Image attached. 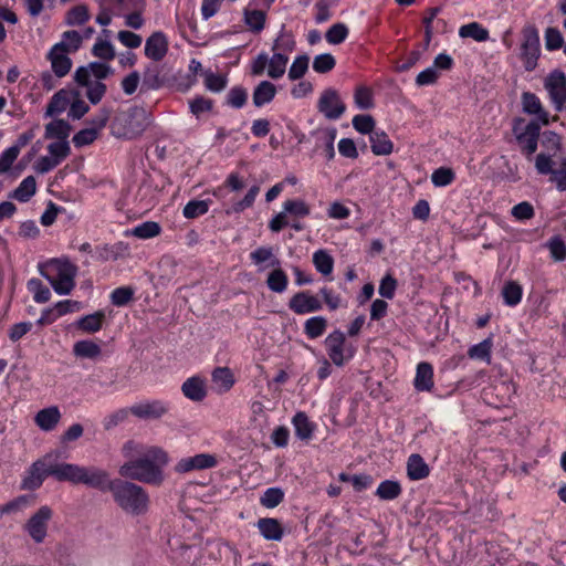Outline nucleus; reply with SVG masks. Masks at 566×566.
<instances>
[{"instance_id":"nucleus-1","label":"nucleus","mask_w":566,"mask_h":566,"mask_svg":"<svg viewBox=\"0 0 566 566\" xmlns=\"http://www.w3.org/2000/svg\"><path fill=\"white\" fill-rule=\"evenodd\" d=\"M83 484L102 492L109 491L115 503L126 513L143 515L148 511L149 496L147 492L133 482L111 480L107 471L97 467H87Z\"/></svg>"},{"instance_id":"nucleus-2","label":"nucleus","mask_w":566,"mask_h":566,"mask_svg":"<svg viewBox=\"0 0 566 566\" xmlns=\"http://www.w3.org/2000/svg\"><path fill=\"white\" fill-rule=\"evenodd\" d=\"M86 468L73 463H56L51 454H46L30 467L29 475L23 479L21 488L36 490L48 476H54L57 481L83 484Z\"/></svg>"},{"instance_id":"nucleus-3","label":"nucleus","mask_w":566,"mask_h":566,"mask_svg":"<svg viewBox=\"0 0 566 566\" xmlns=\"http://www.w3.org/2000/svg\"><path fill=\"white\" fill-rule=\"evenodd\" d=\"M167 463V453L158 447H150L142 457L125 462L119 468V474L130 480L158 485L164 480L161 468Z\"/></svg>"},{"instance_id":"nucleus-4","label":"nucleus","mask_w":566,"mask_h":566,"mask_svg":"<svg viewBox=\"0 0 566 566\" xmlns=\"http://www.w3.org/2000/svg\"><path fill=\"white\" fill-rule=\"evenodd\" d=\"M151 114L143 106H133L114 117L111 129L117 138L135 139L149 126Z\"/></svg>"},{"instance_id":"nucleus-5","label":"nucleus","mask_w":566,"mask_h":566,"mask_svg":"<svg viewBox=\"0 0 566 566\" xmlns=\"http://www.w3.org/2000/svg\"><path fill=\"white\" fill-rule=\"evenodd\" d=\"M40 272L60 295L70 294L75 286L77 266L69 260H51Z\"/></svg>"},{"instance_id":"nucleus-6","label":"nucleus","mask_w":566,"mask_h":566,"mask_svg":"<svg viewBox=\"0 0 566 566\" xmlns=\"http://www.w3.org/2000/svg\"><path fill=\"white\" fill-rule=\"evenodd\" d=\"M541 55V44L538 30L533 24H526L522 29V43L520 57L524 62L526 71H533L537 66V60Z\"/></svg>"},{"instance_id":"nucleus-7","label":"nucleus","mask_w":566,"mask_h":566,"mask_svg":"<svg viewBox=\"0 0 566 566\" xmlns=\"http://www.w3.org/2000/svg\"><path fill=\"white\" fill-rule=\"evenodd\" d=\"M551 155L541 153L535 158V168L539 175H551V181L556 185L557 190L566 191V158L563 157L558 168H554Z\"/></svg>"},{"instance_id":"nucleus-8","label":"nucleus","mask_w":566,"mask_h":566,"mask_svg":"<svg viewBox=\"0 0 566 566\" xmlns=\"http://www.w3.org/2000/svg\"><path fill=\"white\" fill-rule=\"evenodd\" d=\"M53 511L50 506H41L24 524L23 528L36 544L44 542L48 534L49 522L52 520Z\"/></svg>"},{"instance_id":"nucleus-9","label":"nucleus","mask_w":566,"mask_h":566,"mask_svg":"<svg viewBox=\"0 0 566 566\" xmlns=\"http://www.w3.org/2000/svg\"><path fill=\"white\" fill-rule=\"evenodd\" d=\"M317 109L326 119L336 120L345 113L346 105L339 93L335 88L328 87L322 92L317 102Z\"/></svg>"},{"instance_id":"nucleus-10","label":"nucleus","mask_w":566,"mask_h":566,"mask_svg":"<svg viewBox=\"0 0 566 566\" xmlns=\"http://www.w3.org/2000/svg\"><path fill=\"white\" fill-rule=\"evenodd\" d=\"M547 90L556 111H562L566 103V75L560 70H554L545 80Z\"/></svg>"},{"instance_id":"nucleus-11","label":"nucleus","mask_w":566,"mask_h":566,"mask_svg":"<svg viewBox=\"0 0 566 566\" xmlns=\"http://www.w3.org/2000/svg\"><path fill=\"white\" fill-rule=\"evenodd\" d=\"M67 54L69 45L64 41L54 44L48 53V60L56 77H64L71 71L72 60Z\"/></svg>"},{"instance_id":"nucleus-12","label":"nucleus","mask_w":566,"mask_h":566,"mask_svg":"<svg viewBox=\"0 0 566 566\" xmlns=\"http://www.w3.org/2000/svg\"><path fill=\"white\" fill-rule=\"evenodd\" d=\"M129 411L139 419H159L169 411V405L163 400H148L132 406Z\"/></svg>"},{"instance_id":"nucleus-13","label":"nucleus","mask_w":566,"mask_h":566,"mask_svg":"<svg viewBox=\"0 0 566 566\" xmlns=\"http://www.w3.org/2000/svg\"><path fill=\"white\" fill-rule=\"evenodd\" d=\"M218 464L217 457L210 453H200L193 457L182 458L175 467L178 473H187L193 470L214 468Z\"/></svg>"},{"instance_id":"nucleus-14","label":"nucleus","mask_w":566,"mask_h":566,"mask_svg":"<svg viewBox=\"0 0 566 566\" xmlns=\"http://www.w3.org/2000/svg\"><path fill=\"white\" fill-rule=\"evenodd\" d=\"M513 130L516 134V140L521 145L523 154L530 158L537 150L541 132L539 124L536 120H531L524 132L517 133L516 126Z\"/></svg>"},{"instance_id":"nucleus-15","label":"nucleus","mask_w":566,"mask_h":566,"mask_svg":"<svg viewBox=\"0 0 566 566\" xmlns=\"http://www.w3.org/2000/svg\"><path fill=\"white\" fill-rule=\"evenodd\" d=\"M289 308L295 314L302 315L322 310V303L316 296L311 295L310 292L302 291L290 298Z\"/></svg>"},{"instance_id":"nucleus-16","label":"nucleus","mask_w":566,"mask_h":566,"mask_svg":"<svg viewBox=\"0 0 566 566\" xmlns=\"http://www.w3.org/2000/svg\"><path fill=\"white\" fill-rule=\"evenodd\" d=\"M345 342V334L340 331H334L325 338L328 357L338 367L343 366L346 359L344 355Z\"/></svg>"},{"instance_id":"nucleus-17","label":"nucleus","mask_w":566,"mask_h":566,"mask_svg":"<svg viewBox=\"0 0 566 566\" xmlns=\"http://www.w3.org/2000/svg\"><path fill=\"white\" fill-rule=\"evenodd\" d=\"M168 52V41L166 35L160 32H154L145 43V54L153 61H161Z\"/></svg>"},{"instance_id":"nucleus-18","label":"nucleus","mask_w":566,"mask_h":566,"mask_svg":"<svg viewBox=\"0 0 566 566\" xmlns=\"http://www.w3.org/2000/svg\"><path fill=\"white\" fill-rule=\"evenodd\" d=\"M181 391L192 401H202L207 396L206 382L201 377L192 376L182 384Z\"/></svg>"},{"instance_id":"nucleus-19","label":"nucleus","mask_w":566,"mask_h":566,"mask_svg":"<svg viewBox=\"0 0 566 566\" xmlns=\"http://www.w3.org/2000/svg\"><path fill=\"white\" fill-rule=\"evenodd\" d=\"M211 381L218 394H226L233 387L235 379L230 368L217 367L211 373Z\"/></svg>"},{"instance_id":"nucleus-20","label":"nucleus","mask_w":566,"mask_h":566,"mask_svg":"<svg viewBox=\"0 0 566 566\" xmlns=\"http://www.w3.org/2000/svg\"><path fill=\"white\" fill-rule=\"evenodd\" d=\"M73 96H78V93L75 91L66 90H60L56 92L46 106L45 115L54 116L64 112L69 104H71Z\"/></svg>"},{"instance_id":"nucleus-21","label":"nucleus","mask_w":566,"mask_h":566,"mask_svg":"<svg viewBox=\"0 0 566 566\" xmlns=\"http://www.w3.org/2000/svg\"><path fill=\"white\" fill-rule=\"evenodd\" d=\"M61 412L56 406L40 410L34 418L36 426L43 431H52L61 420Z\"/></svg>"},{"instance_id":"nucleus-22","label":"nucleus","mask_w":566,"mask_h":566,"mask_svg":"<svg viewBox=\"0 0 566 566\" xmlns=\"http://www.w3.org/2000/svg\"><path fill=\"white\" fill-rule=\"evenodd\" d=\"M258 528L261 535L268 541H281L284 534L279 520L273 517H263L258 521Z\"/></svg>"},{"instance_id":"nucleus-23","label":"nucleus","mask_w":566,"mask_h":566,"mask_svg":"<svg viewBox=\"0 0 566 566\" xmlns=\"http://www.w3.org/2000/svg\"><path fill=\"white\" fill-rule=\"evenodd\" d=\"M413 385L418 391H430L432 389L433 368L431 364L422 361L417 366Z\"/></svg>"},{"instance_id":"nucleus-24","label":"nucleus","mask_w":566,"mask_h":566,"mask_svg":"<svg viewBox=\"0 0 566 566\" xmlns=\"http://www.w3.org/2000/svg\"><path fill=\"white\" fill-rule=\"evenodd\" d=\"M276 95V86L270 81L260 82L252 94V101L255 107H262L271 103Z\"/></svg>"},{"instance_id":"nucleus-25","label":"nucleus","mask_w":566,"mask_h":566,"mask_svg":"<svg viewBox=\"0 0 566 566\" xmlns=\"http://www.w3.org/2000/svg\"><path fill=\"white\" fill-rule=\"evenodd\" d=\"M407 473L410 480H422L430 473L428 464L420 454H411L407 462Z\"/></svg>"},{"instance_id":"nucleus-26","label":"nucleus","mask_w":566,"mask_h":566,"mask_svg":"<svg viewBox=\"0 0 566 566\" xmlns=\"http://www.w3.org/2000/svg\"><path fill=\"white\" fill-rule=\"evenodd\" d=\"M71 125L64 119H55L45 125L44 137L46 139H67L71 133Z\"/></svg>"},{"instance_id":"nucleus-27","label":"nucleus","mask_w":566,"mask_h":566,"mask_svg":"<svg viewBox=\"0 0 566 566\" xmlns=\"http://www.w3.org/2000/svg\"><path fill=\"white\" fill-rule=\"evenodd\" d=\"M295 434L298 439L307 441L312 438L315 426L310 421L305 412H297L292 420Z\"/></svg>"},{"instance_id":"nucleus-28","label":"nucleus","mask_w":566,"mask_h":566,"mask_svg":"<svg viewBox=\"0 0 566 566\" xmlns=\"http://www.w3.org/2000/svg\"><path fill=\"white\" fill-rule=\"evenodd\" d=\"M73 354L80 358L96 359L102 354V348L93 340H78L73 345Z\"/></svg>"},{"instance_id":"nucleus-29","label":"nucleus","mask_w":566,"mask_h":566,"mask_svg":"<svg viewBox=\"0 0 566 566\" xmlns=\"http://www.w3.org/2000/svg\"><path fill=\"white\" fill-rule=\"evenodd\" d=\"M371 151L377 156L389 155L392 151V143L385 132H374L370 136Z\"/></svg>"},{"instance_id":"nucleus-30","label":"nucleus","mask_w":566,"mask_h":566,"mask_svg":"<svg viewBox=\"0 0 566 566\" xmlns=\"http://www.w3.org/2000/svg\"><path fill=\"white\" fill-rule=\"evenodd\" d=\"M36 182L33 176L24 178L18 188H15L10 198L15 199L20 202H27L35 193Z\"/></svg>"},{"instance_id":"nucleus-31","label":"nucleus","mask_w":566,"mask_h":566,"mask_svg":"<svg viewBox=\"0 0 566 566\" xmlns=\"http://www.w3.org/2000/svg\"><path fill=\"white\" fill-rule=\"evenodd\" d=\"M104 321L105 313L103 311H97L80 318L77 321V327L85 333H96L102 328Z\"/></svg>"},{"instance_id":"nucleus-32","label":"nucleus","mask_w":566,"mask_h":566,"mask_svg":"<svg viewBox=\"0 0 566 566\" xmlns=\"http://www.w3.org/2000/svg\"><path fill=\"white\" fill-rule=\"evenodd\" d=\"M287 275L279 266H274V270L270 272L266 279L268 287L275 293H283L287 287Z\"/></svg>"},{"instance_id":"nucleus-33","label":"nucleus","mask_w":566,"mask_h":566,"mask_svg":"<svg viewBox=\"0 0 566 566\" xmlns=\"http://www.w3.org/2000/svg\"><path fill=\"white\" fill-rule=\"evenodd\" d=\"M289 57L286 54L275 52L271 59H269L268 75L273 78H280L284 75Z\"/></svg>"},{"instance_id":"nucleus-34","label":"nucleus","mask_w":566,"mask_h":566,"mask_svg":"<svg viewBox=\"0 0 566 566\" xmlns=\"http://www.w3.org/2000/svg\"><path fill=\"white\" fill-rule=\"evenodd\" d=\"M461 38H471L478 42H485L489 40V31L478 22H471L462 25L459 29Z\"/></svg>"},{"instance_id":"nucleus-35","label":"nucleus","mask_w":566,"mask_h":566,"mask_svg":"<svg viewBox=\"0 0 566 566\" xmlns=\"http://www.w3.org/2000/svg\"><path fill=\"white\" fill-rule=\"evenodd\" d=\"M317 142L324 144L325 156L328 160L335 157L334 140L337 130L335 128L318 129L316 133Z\"/></svg>"},{"instance_id":"nucleus-36","label":"nucleus","mask_w":566,"mask_h":566,"mask_svg":"<svg viewBox=\"0 0 566 566\" xmlns=\"http://www.w3.org/2000/svg\"><path fill=\"white\" fill-rule=\"evenodd\" d=\"M523 294L522 286L515 281H509L502 289L504 303L509 306H515L521 302Z\"/></svg>"},{"instance_id":"nucleus-37","label":"nucleus","mask_w":566,"mask_h":566,"mask_svg":"<svg viewBox=\"0 0 566 566\" xmlns=\"http://www.w3.org/2000/svg\"><path fill=\"white\" fill-rule=\"evenodd\" d=\"M266 14L262 10H245L244 11V22L249 27V29L259 33L264 29Z\"/></svg>"},{"instance_id":"nucleus-38","label":"nucleus","mask_w":566,"mask_h":566,"mask_svg":"<svg viewBox=\"0 0 566 566\" xmlns=\"http://www.w3.org/2000/svg\"><path fill=\"white\" fill-rule=\"evenodd\" d=\"M401 494V486L397 481H382L377 488L376 495L386 501L395 500Z\"/></svg>"},{"instance_id":"nucleus-39","label":"nucleus","mask_w":566,"mask_h":566,"mask_svg":"<svg viewBox=\"0 0 566 566\" xmlns=\"http://www.w3.org/2000/svg\"><path fill=\"white\" fill-rule=\"evenodd\" d=\"M313 263L323 275H328L333 272L334 260L325 250H318L313 254Z\"/></svg>"},{"instance_id":"nucleus-40","label":"nucleus","mask_w":566,"mask_h":566,"mask_svg":"<svg viewBox=\"0 0 566 566\" xmlns=\"http://www.w3.org/2000/svg\"><path fill=\"white\" fill-rule=\"evenodd\" d=\"M327 327V321L323 316H314L305 322L304 331L310 338L322 336Z\"/></svg>"},{"instance_id":"nucleus-41","label":"nucleus","mask_w":566,"mask_h":566,"mask_svg":"<svg viewBox=\"0 0 566 566\" xmlns=\"http://www.w3.org/2000/svg\"><path fill=\"white\" fill-rule=\"evenodd\" d=\"M210 200H191L184 207V217L195 219L203 216L209 210Z\"/></svg>"},{"instance_id":"nucleus-42","label":"nucleus","mask_w":566,"mask_h":566,"mask_svg":"<svg viewBox=\"0 0 566 566\" xmlns=\"http://www.w3.org/2000/svg\"><path fill=\"white\" fill-rule=\"evenodd\" d=\"M88 19V8L85 4H78L67 11L65 21L69 25H82L87 22Z\"/></svg>"},{"instance_id":"nucleus-43","label":"nucleus","mask_w":566,"mask_h":566,"mask_svg":"<svg viewBox=\"0 0 566 566\" xmlns=\"http://www.w3.org/2000/svg\"><path fill=\"white\" fill-rule=\"evenodd\" d=\"M492 349V339L486 338L481 343L473 345L469 350L468 355L472 359H481L490 363Z\"/></svg>"},{"instance_id":"nucleus-44","label":"nucleus","mask_w":566,"mask_h":566,"mask_svg":"<svg viewBox=\"0 0 566 566\" xmlns=\"http://www.w3.org/2000/svg\"><path fill=\"white\" fill-rule=\"evenodd\" d=\"M160 226L158 222L155 221H146L142 224L135 227L132 230V234L139 239H150L160 233Z\"/></svg>"},{"instance_id":"nucleus-45","label":"nucleus","mask_w":566,"mask_h":566,"mask_svg":"<svg viewBox=\"0 0 566 566\" xmlns=\"http://www.w3.org/2000/svg\"><path fill=\"white\" fill-rule=\"evenodd\" d=\"M250 258L253 263L261 264L263 262L270 261L271 266H279L281 264L280 260L273 255L272 248L269 247H260L253 252H251Z\"/></svg>"},{"instance_id":"nucleus-46","label":"nucleus","mask_w":566,"mask_h":566,"mask_svg":"<svg viewBox=\"0 0 566 566\" xmlns=\"http://www.w3.org/2000/svg\"><path fill=\"white\" fill-rule=\"evenodd\" d=\"M284 500V492L280 488H269L260 499L262 506L266 509L276 507Z\"/></svg>"},{"instance_id":"nucleus-47","label":"nucleus","mask_w":566,"mask_h":566,"mask_svg":"<svg viewBox=\"0 0 566 566\" xmlns=\"http://www.w3.org/2000/svg\"><path fill=\"white\" fill-rule=\"evenodd\" d=\"M354 101L359 109H369L374 106L373 92L367 86H358L354 93Z\"/></svg>"},{"instance_id":"nucleus-48","label":"nucleus","mask_w":566,"mask_h":566,"mask_svg":"<svg viewBox=\"0 0 566 566\" xmlns=\"http://www.w3.org/2000/svg\"><path fill=\"white\" fill-rule=\"evenodd\" d=\"M248 92L242 86L232 87L227 94V104L233 108H242L247 104Z\"/></svg>"},{"instance_id":"nucleus-49","label":"nucleus","mask_w":566,"mask_h":566,"mask_svg":"<svg viewBox=\"0 0 566 566\" xmlns=\"http://www.w3.org/2000/svg\"><path fill=\"white\" fill-rule=\"evenodd\" d=\"M205 75V85L211 92H221L227 86V76L221 74H214L211 71H206Z\"/></svg>"},{"instance_id":"nucleus-50","label":"nucleus","mask_w":566,"mask_h":566,"mask_svg":"<svg viewBox=\"0 0 566 566\" xmlns=\"http://www.w3.org/2000/svg\"><path fill=\"white\" fill-rule=\"evenodd\" d=\"M92 53L94 56L106 61H111L115 57V51L112 43L102 39H97L93 45Z\"/></svg>"},{"instance_id":"nucleus-51","label":"nucleus","mask_w":566,"mask_h":566,"mask_svg":"<svg viewBox=\"0 0 566 566\" xmlns=\"http://www.w3.org/2000/svg\"><path fill=\"white\" fill-rule=\"evenodd\" d=\"M348 35V29L344 23L333 24L325 33L326 41L331 44H340Z\"/></svg>"},{"instance_id":"nucleus-52","label":"nucleus","mask_w":566,"mask_h":566,"mask_svg":"<svg viewBox=\"0 0 566 566\" xmlns=\"http://www.w3.org/2000/svg\"><path fill=\"white\" fill-rule=\"evenodd\" d=\"M354 128L360 134H369L375 132V119L371 115L359 114L353 118Z\"/></svg>"},{"instance_id":"nucleus-53","label":"nucleus","mask_w":566,"mask_h":566,"mask_svg":"<svg viewBox=\"0 0 566 566\" xmlns=\"http://www.w3.org/2000/svg\"><path fill=\"white\" fill-rule=\"evenodd\" d=\"M308 62H310V59L307 55L297 56L293 61V63L289 70V78L292 81L302 78L308 69Z\"/></svg>"},{"instance_id":"nucleus-54","label":"nucleus","mask_w":566,"mask_h":566,"mask_svg":"<svg viewBox=\"0 0 566 566\" xmlns=\"http://www.w3.org/2000/svg\"><path fill=\"white\" fill-rule=\"evenodd\" d=\"M28 287L31 292L34 293V301L36 303H45L51 297V291L49 287L42 284V282L38 279H31L28 282Z\"/></svg>"},{"instance_id":"nucleus-55","label":"nucleus","mask_w":566,"mask_h":566,"mask_svg":"<svg viewBox=\"0 0 566 566\" xmlns=\"http://www.w3.org/2000/svg\"><path fill=\"white\" fill-rule=\"evenodd\" d=\"M335 57L329 53L316 55L313 61V69L317 73H327L335 67Z\"/></svg>"},{"instance_id":"nucleus-56","label":"nucleus","mask_w":566,"mask_h":566,"mask_svg":"<svg viewBox=\"0 0 566 566\" xmlns=\"http://www.w3.org/2000/svg\"><path fill=\"white\" fill-rule=\"evenodd\" d=\"M294 48L295 41L293 39V35L292 33L285 32V27L283 25L280 35L273 43L272 50L291 52L294 50Z\"/></svg>"},{"instance_id":"nucleus-57","label":"nucleus","mask_w":566,"mask_h":566,"mask_svg":"<svg viewBox=\"0 0 566 566\" xmlns=\"http://www.w3.org/2000/svg\"><path fill=\"white\" fill-rule=\"evenodd\" d=\"M48 150H49L51 157L56 159L57 163H61L63 159H65L70 155L71 147L69 145L67 139H63V140H57V142L51 143L48 146Z\"/></svg>"},{"instance_id":"nucleus-58","label":"nucleus","mask_w":566,"mask_h":566,"mask_svg":"<svg viewBox=\"0 0 566 566\" xmlns=\"http://www.w3.org/2000/svg\"><path fill=\"white\" fill-rule=\"evenodd\" d=\"M283 208L287 213L301 218L308 216L311 212L308 205L303 200H286Z\"/></svg>"},{"instance_id":"nucleus-59","label":"nucleus","mask_w":566,"mask_h":566,"mask_svg":"<svg viewBox=\"0 0 566 566\" xmlns=\"http://www.w3.org/2000/svg\"><path fill=\"white\" fill-rule=\"evenodd\" d=\"M33 502L32 495H20L14 500L8 502L3 506L0 507L1 514H9L12 512H17L20 509L30 505Z\"/></svg>"},{"instance_id":"nucleus-60","label":"nucleus","mask_w":566,"mask_h":566,"mask_svg":"<svg viewBox=\"0 0 566 566\" xmlns=\"http://www.w3.org/2000/svg\"><path fill=\"white\" fill-rule=\"evenodd\" d=\"M454 179V172L450 168H438L431 176V181L437 187H444L450 185Z\"/></svg>"},{"instance_id":"nucleus-61","label":"nucleus","mask_w":566,"mask_h":566,"mask_svg":"<svg viewBox=\"0 0 566 566\" xmlns=\"http://www.w3.org/2000/svg\"><path fill=\"white\" fill-rule=\"evenodd\" d=\"M134 296V290L129 286L115 289L111 294L112 303L116 306L126 305Z\"/></svg>"},{"instance_id":"nucleus-62","label":"nucleus","mask_w":566,"mask_h":566,"mask_svg":"<svg viewBox=\"0 0 566 566\" xmlns=\"http://www.w3.org/2000/svg\"><path fill=\"white\" fill-rule=\"evenodd\" d=\"M562 33L556 28H547L545 31V46L548 51L558 50L563 46Z\"/></svg>"},{"instance_id":"nucleus-63","label":"nucleus","mask_w":566,"mask_h":566,"mask_svg":"<svg viewBox=\"0 0 566 566\" xmlns=\"http://www.w3.org/2000/svg\"><path fill=\"white\" fill-rule=\"evenodd\" d=\"M522 104H523V111L527 114H537L541 112L542 104L539 98L530 92H525L522 95Z\"/></svg>"},{"instance_id":"nucleus-64","label":"nucleus","mask_w":566,"mask_h":566,"mask_svg":"<svg viewBox=\"0 0 566 566\" xmlns=\"http://www.w3.org/2000/svg\"><path fill=\"white\" fill-rule=\"evenodd\" d=\"M548 249L554 260L564 261L566 259V244L560 238H552L548 242Z\"/></svg>"}]
</instances>
